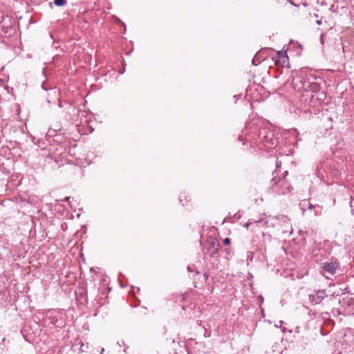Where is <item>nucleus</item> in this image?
Here are the masks:
<instances>
[{
	"mask_svg": "<svg viewBox=\"0 0 354 354\" xmlns=\"http://www.w3.org/2000/svg\"><path fill=\"white\" fill-rule=\"evenodd\" d=\"M220 250V243L215 240L207 242V252L211 257H217Z\"/></svg>",
	"mask_w": 354,
	"mask_h": 354,
	"instance_id": "8",
	"label": "nucleus"
},
{
	"mask_svg": "<svg viewBox=\"0 0 354 354\" xmlns=\"http://www.w3.org/2000/svg\"><path fill=\"white\" fill-rule=\"evenodd\" d=\"M121 345H124V342L123 340L121 341Z\"/></svg>",
	"mask_w": 354,
	"mask_h": 354,
	"instance_id": "35",
	"label": "nucleus"
},
{
	"mask_svg": "<svg viewBox=\"0 0 354 354\" xmlns=\"http://www.w3.org/2000/svg\"><path fill=\"white\" fill-rule=\"evenodd\" d=\"M88 348V344L84 345L80 339H76L71 346V348L68 351V354H80Z\"/></svg>",
	"mask_w": 354,
	"mask_h": 354,
	"instance_id": "7",
	"label": "nucleus"
},
{
	"mask_svg": "<svg viewBox=\"0 0 354 354\" xmlns=\"http://www.w3.org/2000/svg\"><path fill=\"white\" fill-rule=\"evenodd\" d=\"M54 3H55V6H62L64 5L65 1L64 0H54Z\"/></svg>",
	"mask_w": 354,
	"mask_h": 354,
	"instance_id": "17",
	"label": "nucleus"
},
{
	"mask_svg": "<svg viewBox=\"0 0 354 354\" xmlns=\"http://www.w3.org/2000/svg\"><path fill=\"white\" fill-rule=\"evenodd\" d=\"M278 55L283 59V63L288 59V57L286 55H283V53L280 51L278 52Z\"/></svg>",
	"mask_w": 354,
	"mask_h": 354,
	"instance_id": "16",
	"label": "nucleus"
},
{
	"mask_svg": "<svg viewBox=\"0 0 354 354\" xmlns=\"http://www.w3.org/2000/svg\"><path fill=\"white\" fill-rule=\"evenodd\" d=\"M327 297L326 290H319L316 291L314 294H311L309 295V300L311 304H319L322 302V301Z\"/></svg>",
	"mask_w": 354,
	"mask_h": 354,
	"instance_id": "9",
	"label": "nucleus"
},
{
	"mask_svg": "<svg viewBox=\"0 0 354 354\" xmlns=\"http://www.w3.org/2000/svg\"><path fill=\"white\" fill-rule=\"evenodd\" d=\"M285 330H286V328H283V329H282V331H283V333L285 332Z\"/></svg>",
	"mask_w": 354,
	"mask_h": 354,
	"instance_id": "41",
	"label": "nucleus"
},
{
	"mask_svg": "<svg viewBox=\"0 0 354 354\" xmlns=\"http://www.w3.org/2000/svg\"><path fill=\"white\" fill-rule=\"evenodd\" d=\"M320 41H321V43H322V44H324V40H323V37H322V36L321 37Z\"/></svg>",
	"mask_w": 354,
	"mask_h": 354,
	"instance_id": "33",
	"label": "nucleus"
},
{
	"mask_svg": "<svg viewBox=\"0 0 354 354\" xmlns=\"http://www.w3.org/2000/svg\"><path fill=\"white\" fill-rule=\"evenodd\" d=\"M71 122L68 125V133H70V139L77 141L82 135H87L93 131V129L89 125V120L84 111L73 107L71 110Z\"/></svg>",
	"mask_w": 354,
	"mask_h": 354,
	"instance_id": "1",
	"label": "nucleus"
},
{
	"mask_svg": "<svg viewBox=\"0 0 354 354\" xmlns=\"http://www.w3.org/2000/svg\"><path fill=\"white\" fill-rule=\"evenodd\" d=\"M281 166V161H279V160H277L276 161V170L273 172V176H277V177H279L278 176V171H279V168H280Z\"/></svg>",
	"mask_w": 354,
	"mask_h": 354,
	"instance_id": "13",
	"label": "nucleus"
},
{
	"mask_svg": "<svg viewBox=\"0 0 354 354\" xmlns=\"http://www.w3.org/2000/svg\"><path fill=\"white\" fill-rule=\"evenodd\" d=\"M322 20H317V21H316V24H317V25H321V24H322Z\"/></svg>",
	"mask_w": 354,
	"mask_h": 354,
	"instance_id": "26",
	"label": "nucleus"
},
{
	"mask_svg": "<svg viewBox=\"0 0 354 354\" xmlns=\"http://www.w3.org/2000/svg\"><path fill=\"white\" fill-rule=\"evenodd\" d=\"M245 127H246V131H248V129H252V127H251V126H250V124L249 123H247V124H246ZM245 135H247V134H248V132H245Z\"/></svg>",
	"mask_w": 354,
	"mask_h": 354,
	"instance_id": "20",
	"label": "nucleus"
},
{
	"mask_svg": "<svg viewBox=\"0 0 354 354\" xmlns=\"http://www.w3.org/2000/svg\"><path fill=\"white\" fill-rule=\"evenodd\" d=\"M121 345H124V342L123 340L121 341Z\"/></svg>",
	"mask_w": 354,
	"mask_h": 354,
	"instance_id": "36",
	"label": "nucleus"
},
{
	"mask_svg": "<svg viewBox=\"0 0 354 354\" xmlns=\"http://www.w3.org/2000/svg\"><path fill=\"white\" fill-rule=\"evenodd\" d=\"M288 174V171H285L283 176H273L271 180L272 191L277 194H286L292 189L290 183L286 179Z\"/></svg>",
	"mask_w": 354,
	"mask_h": 354,
	"instance_id": "5",
	"label": "nucleus"
},
{
	"mask_svg": "<svg viewBox=\"0 0 354 354\" xmlns=\"http://www.w3.org/2000/svg\"><path fill=\"white\" fill-rule=\"evenodd\" d=\"M326 97V93L319 89V85L317 83L316 89H309L301 93L300 101L302 104L309 107H317L320 105Z\"/></svg>",
	"mask_w": 354,
	"mask_h": 354,
	"instance_id": "4",
	"label": "nucleus"
},
{
	"mask_svg": "<svg viewBox=\"0 0 354 354\" xmlns=\"http://www.w3.org/2000/svg\"><path fill=\"white\" fill-rule=\"evenodd\" d=\"M315 214H316V215H318V214H319V212L316 210V211H315Z\"/></svg>",
	"mask_w": 354,
	"mask_h": 354,
	"instance_id": "38",
	"label": "nucleus"
},
{
	"mask_svg": "<svg viewBox=\"0 0 354 354\" xmlns=\"http://www.w3.org/2000/svg\"><path fill=\"white\" fill-rule=\"evenodd\" d=\"M350 206H351V212L354 215V209H353L352 201H351V202H350Z\"/></svg>",
	"mask_w": 354,
	"mask_h": 354,
	"instance_id": "21",
	"label": "nucleus"
},
{
	"mask_svg": "<svg viewBox=\"0 0 354 354\" xmlns=\"http://www.w3.org/2000/svg\"><path fill=\"white\" fill-rule=\"evenodd\" d=\"M284 322L283 321L279 322V324L276 325V327L280 326V325L283 324Z\"/></svg>",
	"mask_w": 354,
	"mask_h": 354,
	"instance_id": "31",
	"label": "nucleus"
},
{
	"mask_svg": "<svg viewBox=\"0 0 354 354\" xmlns=\"http://www.w3.org/2000/svg\"><path fill=\"white\" fill-rule=\"evenodd\" d=\"M71 85L68 86V93L71 92L72 95L75 96H77L79 95V91L77 89H71Z\"/></svg>",
	"mask_w": 354,
	"mask_h": 354,
	"instance_id": "14",
	"label": "nucleus"
},
{
	"mask_svg": "<svg viewBox=\"0 0 354 354\" xmlns=\"http://www.w3.org/2000/svg\"><path fill=\"white\" fill-rule=\"evenodd\" d=\"M75 216V213H71L70 217L68 216V218H74Z\"/></svg>",
	"mask_w": 354,
	"mask_h": 354,
	"instance_id": "23",
	"label": "nucleus"
},
{
	"mask_svg": "<svg viewBox=\"0 0 354 354\" xmlns=\"http://www.w3.org/2000/svg\"><path fill=\"white\" fill-rule=\"evenodd\" d=\"M253 255H254V252H248V253H247V259H246V262H247L248 265H249L250 263L252 261V260H253Z\"/></svg>",
	"mask_w": 354,
	"mask_h": 354,
	"instance_id": "12",
	"label": "nucleus"
},
{
	"mask_svg": "<svg viewBox=\"0 0 354 354\" xmlns=\"http://www.w3.org/2000/svg\"><path fill=\"white\" fill-rule=\"evenodd\" d=\"M77 302L85 305L88 302L87 291L84 287H78L74 292Z\"/></svg>",
	"mask_w": 354,
	"mask_h": 354,
	"instance_id": "6",
	"label": "nucleus"
},
{
	"mask_svg": "<svg viewBox=\"0 0 354 354\" xmlns=\"http://www.w3.org/2000/svg\"><path fill=\"white\" fill-rule=\"evenodd\" d=\"M250 224H251V223H246L244 225V227H247V228H248Z\"/></svg>",
	"mask_w": 354,
	"mask_h": 354,
	"instance_id": "27",
	"label": "nucleus"
},
{
	"mask_svg": "<svg viewBox=\"0 0 354 354\" xmlns=\"http://www.w3.org/2000/svg\"><path fill=\"white\" fill-rule=\"evenodd\" d=\"M196 323L198 325H201V320H197Z\"/></svg>",
	"mask_w": 354,
	"mask_h": 354,
	"instance_id": "32",
	"label": "nucleus"
},
{
	"mask_svg": "<svg viewBox=\"0 0 354 354\" xmlns=\"http://www.w3.org/2000/svg\"><path fill=\"white\" fill-rule=\"evenodd\" d=\"M239 140L240 141H243V138H242V136H241L239 137Z\"/></svg>",
	"mask_w": 354,
	"mask_h": 354,
	"instance_id": "34",
	"label": "nucleus"
},
{
	"mask_svg": "<svg viewBox=\"0 0 354 354\" xmlns=\"http://www.w3.org/2000/svg\"><path fill=\"white\" fill-rule=\"evenodd\" d=\"M284 322L283 321L279 322V324L276 325V327L280 326V325L283 324Z\"/></svg>",
	"mask_w": 354,
	"mask_h": 354,
	"instance_id": "30",
	"label": "nucleus"
},
{
	"mask_svg": "<svg viewBox=\"0 0 354 354\" xmlns=\"http://www.w3.org/2000/svg\"><path fill=\"white\" fill-rule=\"evenodd\" d=\"M59 106L61 107L62 106V104H61V101L59 102Z\"/></svg>",
	"mask_w": 354,
	"mask_h": 354,
	"instance_id": "37",
	"label": "nucleus"
},
{
	"mask_svg": "<svg viewBox=\"0 0 354 354\" xmlns=\"http://www.w3.org/2000/svg\"><path fill=\"white\" fill-rule=\"evenodd\" d=\"M187 270H188L189 272H193V269H192V268H191V266H187Z\"/></svg>",
	"mask_w": 354,
	"mask_h": 354,
	"instance_id": "25",
	"label": "nucleus"
},
{
	"mask_svg": "<svg viewBox=\"0 0 354 354\" xmlns=\"http://www.w3.org/2000/svg\"><path fill=\"white\" fill-rule=\"evenodd\" d=\"M342 302H344V304H345V303H346V301H345V299H342V301L339 300V304H342ZM346 304H347L348 306H350V305H351L350 302H348V301H346Z\"/></svg>",
	"mask_w": 354,
	"mask_h": 354,
	"instance_id": "22",
	"label": "nucleus"
},
{
	"mask_svg": "<svg viewBox=\"0 0 354 354\" xmlns=\"http://www.w3.org/2000/svg\"><path fill=\"white\" fill-rule=\"evenodd\" d=\"M230 241H230V239H229V238H225V239L223 240V243H224L225 245H229V244L230 243Z\"/></svg>",
	"mask_w": 354,
	"mask_h": 354,
	"instance_id": "19",
	"label": "nucleus"
},
{
	"mask_svg": "<svg viewBox=\"0 0 354 354\" xmlns=\"http://www.w3.org/2000/svg\"><path fill=\"white\" fill-rule=\"evenodd\" d=\"M241 96V94H239V95H235L234 96V98H236V100L239 99L240 97Z\"/></svg>",
	"mask_w": 354,
	"mask_h": 354,
	"instance_id": "24",
	"label": "nucleus"
},
{
	"mask_svg": "<svg viewBox=\"0 0 354 354\" xmlns=\"http://www.w3.org/2000/svg\"><path fill=\"white\" fill-rule=\"evenodd\" d=\"M339 267V263L337 260L322 263V270L330 274H334Z\"/></svg>",
	"mask_w": 354,
	"mask_h": 354,
	"instance_id": "10",
	"label": "nucleus"
},
{
	"mask_svg": "<svg viewBox=\"0 0 354 354\" xmlns=\"http://www.w3.org/2000/svg\"><path fill=\"white\" fill-rule=\"evenodd\" d=\"M204 277H205L206 279L207 278V274H204Z\"/></svg>",
	"mask_w": 354,
	"mask_h": 354,
	"instance_id": "39",
	"label": "nucleus"
},
{
	"mask_svg": "<svg viewBox=\"0 0 354 354\" xmlns=\"http://www.w3.org/2000/svg\"><path fill=\"white\" fill-rule=\"evenodd\" d=\"M284 322L283 321L279 322V324L276 325V327L280 326V325L283 324Z\"/></svg>",
	"mask_w": 354,
	"mask_h": 354,
	"instance_id": "29",
	"label": "nucleus"
},
{
	"mask_svg": "<svg viewBox=\"0 0 354 354\" xmlns=\"http://www.w3.org/2000/svg\"><path fill=\"white\" fill-rule=\"evenodd\" d=\"M71 156L72 157V158H73V155L71 154V149L68 151V160H67V162H68V165H77L79 166L80 167H82V162H81V160H73V159H71L68 158V156Z\"/></svg>",
	"mask_w": 354,
	"mask_h": 354,
	"instance_id": "11",
	"label": "nucleus"
},
{
	"mask_svg": "<svg viewBox=\"0 0 354 354\" xmlns=\"http://www.w3.org/2000/svg\"><path fill=\"white\" fill-rule=\"evenodd\" d=\"M73 248H71V252L73 253V254H74V252L73 251Z\"/></svg>",
	"mask_w": 354,
	"mask_h": 354,
	"instance_id": "40",
	"label": "nucleus"
},
{
	"mask_svg": "<svg viewBox=\"0 0 354 354\" xmlns=\"http://www.w3.org/2000/svg\"><path fill=\"white\" fill-rule=\"evenodd\" d=\"M317 77L312 75L305 74L304 72H295V75L292 77L291 84L295 91L305 92L306 91L317 88V83L315 80Z\"/></svg>",
	"mask_w": 354,
	"mask_h": 354,
	"instance_id": "3",
	"label": "nucleus"
},
{
	"mask_svg": "<svg viewBox=\"0 0 354 354\" xmlns=\"http://www.w3.org/2000/svg\"><path fill=\"white\" fill-rule=\"evenodd\" d=\"M81 212V209H79L78 211L74 210V213H75V216L77 218H79L80 216V215H81V212Z\"/></svg>",
	"mask_w": 354,
	"mask_h": 354,
	"instance_id": "18",
	"label": "nucleus"
},
{
	"mask_svg": "<svg viewBox=\"0 0 354 354\" xmlns=\"http://www.w3.org/2000/svg\"><path fill=\"white\" fill-rule=\"evenodd\" d=\"M255 125L258 131H254L252 138L259 144L267 146H274L276 144V139L274 138V131L272 126L263 120H258L254 123L252 126Z\"/></svg>",
	"mask_w": 354,
	"mask_h": 354,
	"instance_id": "2",
	"label": "nucleus"
},
{
	"mask_svg": "<svg viewBox=\"0 0 354 354\" xmlns=\"http://www.w3.org/2000/svg\"><path fill=\"white\" fill-rule=\"evenodd\" d=\"M67 200H68V204H71V202H70V197H68V196ZM70 207H71V208L72 207V205H70Z\"/></svg>",
	"mask_w": 354,
	"mask_h": 354,
	"instance_id": "28",
	"label": "nucleus"
},
{
	"mask_svg": "<svg viewBox=\"0 0 354 354\" xmlns=\"http://www.w3.org/2000/svg\"><path fill=\"white\" fill-rule=\"evenodd\" d=\"M306 205H308V208L309 209H310V210L313 209V208H315V206L314 205H313L312 203H310V202H308V201H304L301 203V205L303 207L306 206Z\"/></svg>",
	"mask_w": 354,
	"mask_h": 354,
	"instance_id": "15",
	"label": "nucleus"
}]
</instances>
